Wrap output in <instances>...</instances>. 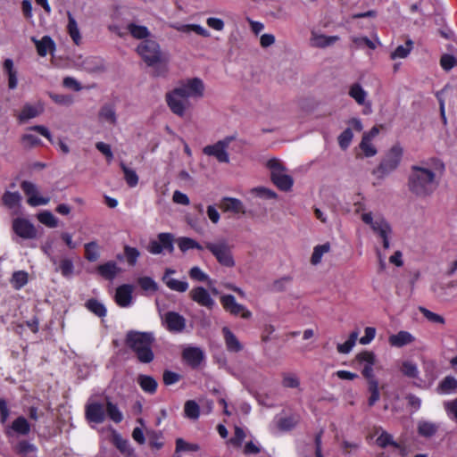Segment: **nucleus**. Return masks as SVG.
<instances>
[{
  "label": "nucleus",
  "mask_w": 457,
  "mask_h": 457,
  "mask_svg": "<svg viewBox=\"0 0 457 457\" xmlns=\"http://www.w3.org/2000/svg\"><path fill=\"white\" fill-rule=\"evenodd\" d=\"M439 180L436 173L426 166L414 165L408 178L409 190L418 197L431 195L437 188Z\"/></svg>",
  "instance_id": "2"
},
{
  "label": "nucleus",
  "mask_w": 457,
  "mask_h": 457,
  "mask_svg": "<svg viewBox=\"0 0 457 457\" xmlns=\"http://www.w3.org/2000/svg\"><path fill=\"white\" fill-rule=\"evenodd\" d=\"M361 220L369 225L378 239L381 240L384 249L391 245L393 229L390 223L381 215L372 212H364L361 216Z\"/></svg>",
  "instance_id": "4"
},
{
  "label": "nucleus",
  "mask_w": 457,
  "mask_h": 457,
  "mask_svg": "<svg viewBox=\"0 0 457 457\" xmlns=\"http://www.w3.org/2000/svg\"><path fill=\"white\" fill-rule=\"evenodd\" d=\"M226 348L230 353H238L243 349V345L237 337L227 327L222 328Z\"/></svg>",
  "instance_id": "29"
},
{
  "label": "nucleus",
  "mask_w": 457,
  "mask_h": 457,
  "mask_svg": "<svg viewBox=\"0 0 457 457\" xmlns=\"http://www.w3.org/2000/svg\"><path fill=\"white\" fill-rule=\"evenodd\" d=\"M204 83L198 78L187 79L166 94V102L170 111L183 117L190 107L189 98H198L204 95Z\"/></svg>",
  "instance_id": "1"
},
{
  "label": "nucleus",
  "mask_w": 457,
  "mask_h": 457,
  "mask_svg": "<svg viewBox=\"0 0 457 457\" xmlns=\"http://www.w3.org/2000/svg\"><path fill=\"white\" fill-rule=\"evenodd\" d=\"M220 303L226 312L234 316H241L243 319H249L252 312L243 304L238 303L232 295H225L220 297Z\"/></svg>",
  "instance_id": "10"
},
{
  "label": "nucleus",
  "mask_w": 457,
  "mask_h": 457,
  "mask_svg": "<svg viewBox=\"0 0 457 457\" xmlns=\"http://www.w3.org/2000/svg\"><path fill=\"white\" fill-rule=\"evenodd\" d=\"M29 431L30 426L28 420L24 417L21 416L13 420L10 429L7 430V435L11 436L12 432H15L19 435L26 436L29 433Z\"/></svg>",
  "instance_id": "32"
},
{
  "label": "nucleus",
  "mask_w": 457,
  "mask_h": 457,
  "mask_svg": "<svg viewBox=\"0 0 457 457\" xmlns=\"http://www.w3.org/2000/svg\"><path fill=\"white\" fill-rule=\"evenodd\" d=\"M133 287L124 284L117 287L114 299L116 303L121 308H127L132 303Z\"/></svg>",
  "instance_id": "18"
},
{
  "label": "nucleus",
  "mask_w": 457,
  "mask_h": 457,
  "mask_svg": "<svg viewBox=\"0 0 457 457\" xmlns=\"http://www.w3.org/2000/svg\"><path fill=\"white\" fill-rule=\"evenodd\" d=\"M376 434H378L376 442L379 447L386 448L389 445L394 446L395 448L399 447V445L393 439V436L383 430L381 428H377Z\"/></svg>",
  "instance_id": "36"
},
{
  "label": "nucleus",
  "mask_w": 457,
  "mask_h": 457,
  "mask_svg": "<svg viewBox=\"0 0 457 457\" xmlns=\"http://www.w3.org/2000/svg\"><path fill=\"white\" fill-rule=\"evenodd\" d=\"M368 390L370 394L368 399V404L373 406L380 398L379 385L378 379L368 381Z\"/></svg>",
  "instance_id": "49"
},
{
  "label": "nucleus",
  "mask_w": 457,
  "mask_h": 457,
  "mask_svg": "<svg viewBox=\"0 0 457 457\" xmlns=\"http://www.w3.org/2000/svg\"><path fill=\"white\" fill-rule=\"evenodd\" d=\"M444 408L451 420H457V398L444 402Z\"/></svg>",
  "instance_id": "63"
},
{
  "label": "nucleus",
  "mask_w": 457,
  "mask_h": 457,
  "mask_svg": "<svg viewBox=\"0 0 457 457\" xmlns=\"http://www.w3.org/2000/svg\"><path fill=\"white\" fill-rule=\"evenodd\" d=\"M98 274L107 280H113L118 273L120 271V268L113 261H109L97 267Z\"/></svg>",
  "instance_id": "25"
},
{
  "label": "nucleus",
  "mask_w": 457,
  "mask_h": 457,
  "mask_svg": "<svg viewBox=\"0 0 457 457\" xmlns=\"http://www.w3.org/2000/svg\"><path fill=\"white\" fill-rule=\"evenodd\" d=\"M183 358L192 368H196L204 360V354L198 347H187L183 351Z\"/></svg>",
  "instance_id": "22"
},
{
  "label": "nucleus",
  "mask_w": 457,
  "mask_h": 457,
  "mask_svg": "<svg viewBox=\"0 0 457 457\" xmlns=\"http://www.w3.org/2000/svg\"><path fill=\"white\" fill-rule=\"evenodd\" d=\"M403 149L399 145H394L385 154L380 164L373 170V174L381 179L395 171L401 163Z\"/></svg>",
  "instance_id": "5"
},
{
  "label": "nucleus",
  "mask_w": 457,
  "mask_h": 457,
  "mask_svg": "<svg viewBox=\"0 0 457 457\" xmlns=\"http://www.w3.org/2000/svg\"><path fill=\"white\" fill-rule=\"evenodd\" d=\"M68 24L67 31L73 43L79 46L82 41L81 34L79 29L78 22L71 12H67Z\"/></svg>",
  "instance_id": "30"
},
{
  "label": "nucleus",
  "mask_w": 457,
  "mask_h": 457,
  "mask_svg": "<svg viewBox=\"0 0 457 457\" xmlns=\"http://www.w3.org/2000/svg\"><path fill=\"white\" fill-rule=\"evenodd\" d=\"M28 283V273L23 270L15 271L11 278V284L13 288L21 289Z\"/></svg>",
  "instance_id": "51"
},
{
  "label": "nucleus",
  "mask_w": 457,
  "mask_h": 457,
  "mask_svg": "<svg viewBox=\"0 0 457 457\" xmlns=\"http://www.w3.org/2000/svg\"><path fill=\"white\" fill-rule=\"evenodd\" d=\"M86 307L98 317H104L106 315V308L101 302L96 299H89L86 303Z\"/></svg>",
  "instance_id": "52"
},
{
  "label": "nucleus",
  "mask_w": 457,
  "mask_h": 457,
  "mask_svg": "<svg viewBox=\"0 0 457 457\" xmlns=\"http://www.w3.org/2000/svg\"><path fill=\"white\" fill-rule=\"evenodd\" d=\"M12 229L16 235L24 239H32L37 236V230L34 225L23 218H17L13 220Z\"/></svg>",
  "instance_id": "15"
},
{
  "label": "nucleus",
  "mask_w": 457,
  "mask_h": 457,
  "mask_svg": "<svg viewBox=\"0 0 457 457\" xmlns=\"http://www.w3.org/2000/svg\"><path fill=\"white\" fill-rule=\"evenodd\" d=\"M413 48V42L411 39H408L404 45L398 46L395 51L391 53V59H403L406 58Z\"/></svg>",
  "instance_id": "38"
},
{
  "label": "nucleus",
  "mask_w": 457,
  "mask_h": 457,
  "mask_svg": "<svg viewBox=\"0 0 457 457\" xmlns=\"http://www.w3.org/2000/svg\"><path fill=\"white\" fill-rule=\"evenodd\" d=\"M31 40L34 42L37 54L40 56H46L55 50V43L49 36H44L39 40L32 37Z\"/></svg>",
  "instance_id": "24"
},
{
  "label": "nucleus",
  "mask_w": 457,
  "mask_h": 457,
  "mask_svg": "<svg viewBox=\"0 0 457 457\" xmlns=\"http://www.w3.org/2000/svg\"><path fill=\"white\" fill-rule=\"evenodd\" d=\"M270 170V176L273 183L283 191H288L293 186V179L285 173V169L279 160L270 159L267 162Z\"/></svg>",
  "instance_id": "8"
},
{
  "label": "nucleus",
  "mask_w": 457,
  "mask_h": 457,
  "mask_svg": "<svg viewBox=\"0 0 457 457\" xmlns=\"http://www.w3.org/2000/svg\"><path fill=\"white\" fill-rule=\"evenodd\" d=\"M220 208L225 212H232L234 213H244V204L237 198L224 197L220 204Z\"/></svg>",
  "instance_id": "31"
},
{
  "label": "nucleus",
  "mask_w": 457,
  "mask_h": 457,
  "mask_svg": "<svg viewBox=\"0 0 457 457\" xmlns=\"http://www.w3.org/2000/svg\"><path fill=\"white\" fill-rule=\"evenodd\" d=\"M189 277L195 281H206L209 276L198 266H194L189 270Z\"/></svg>",
  "instance_id": "64"
},
{
  "label": "nucleus",
  "mask_w": 457,
  "mask_h": 457,
  "mask_svg": "<svg viewBox=\"0 0 457 457\" xmlns=\"http://www.w3.org/2000/svg\"><path fill=\"white\" fill-rule=\"evenodd\" d=\"M50 98L57 104L69 106L73 104L74 99L71 96L69 95H61V94H49Z\"/></svg>",
  "instance_id": "60"
},
{
  "label": "nucleus",
  "mask_w": 457,
  "mask_h": 457,
  "mask_svg": "<svg viewBox=\"0 0 457 457\" xmlns=\"http://www.w3.org/2000/svg\"><path fill=\"white\" fill-rule=\"evenodd\" d=\"M137 51L148 66L159 64L163 60L160 46L154 39H145L140 42Z\"/></svg>",
  "instance_id": "7"
},
{
  "label": "nucleus",
  "mask_w": 457,
  "mask_h": 457,
  "mask_svg": "<svg viewBox=\"0 0 457 457\" xmlns=\"http://www.w3.org/2000/svg\"><path fill=\"white\" fill-rule=\"evenodd\" d=\"M359 337V332L357 330L351 332L348 339L343 344H337V350L339 353L347 354L349 353L353 348L354 347L356 341Z\"/></svg>",
  "instance_id": "39"
},
{
  "label": "nucleus",
  "mask_w": 457,
  "mask_h": 457,
  "mask_svg": "<svg viewBox=\"0 0 457 457\" xmlns=\"http://www.w3.org/2000/svg\"><path fill=\"white\" fill-rule=\"evenodd\" d=\"M21 189L28 195V204L31 206L46 205L50 202L49 197L38 195L37 186L32 182L23 181Z\"/></svg>",
  "instance_id": "14"
},
{
  "label": "nucleus",
  "mask_w": 457,
  "mask_h": 457,
  "mask_svg": "<svg viewBox=\"0 0 457 457\" xmlns=\"http://www.w3.org/2000/svg\"><path fill=\"white\" fill-rule=\"evenodd\" d=\"M355 359L361 365H362L361 373L368 381L377 379L373 372V366L376 363V355L373 352H361L356 355Z\"/></svg>",
  "instance_id": "13"
},
{
  "label": "nucleus",
  "mask_w": 457,
  "mask_h": 457,
  "mask_svg": "<svg viewBox=\"0 0 457 457\" xmlns=\"http://www.w3.org/2000/svg\"><path fill=\"white\" fill-rule=\"evenodd\" d=\"M204 245L221 266L232 268L236 265L232 246L225 238H220L214 242H206Z\"/></svg>",
  "instance_id": "6"
},
{
  "label": "nucleus",
  "mask_w": 457,
  "mask_h": 457,
  "mask_svg": "<svg viewBox=\"0 0 457 457\" xmlns=\"http://www.w3.org/2000/svg\"><path fill=\"white\" fill-rule=\"evenodd\" d=\"M3 69L8 78L9 89H15L18 86V71L14 67V62L12 59L7 58L4 61Z\"/></svg>",
  "instance_id": "27"
},
{
  "label": "nucleus",
  "mask_w": 457,
  "mask_h": 457,
  "mask_svg": "<svg viewBox=\"0 0 457 457\" xmlns=\"http://www.w3.org/2000/svg\"><path fill=\"white\" fill-rule=\"evenodd\" d=\"M138 384L140 385L141 388L146 392L153 394L156 391L157 388V382L153 377L146 376V375H140L138 377Z\"/></svg>",
  "instance_id": "44"
},
{
  "label": "nucleus",
  "mask_w": 457,
  "mask_h": 457,
  "mask_svg": "<svg viewBox=\"0 0 457 457\" xmlns=\"http://www.w3.org/2000/svg\"><path fill=\"white\" fill-rule=\"evenodd\" d=\"M415 341V337L408 331H399L396 334L391 335L388 337V342L391 346L401 348L408 345Z\"/></svg>",
  "instance_id": "23"
},
{
  "label": "nucleus",
  "mask_w": 457,
  "mask_h": 457,
  "mask_svg": "<svg viewBox=\"0 0 457 457\" xmlns=\"http://www.w3.org/2000/svg\"><path fill=\"white\" fill-rule=\"evenodd\" d=\"M164 321L170 331L180 332L185 328L186 320L180 314L169 312L164 316Z\"/></svg>",
  "instance_id": "20"
},
{
  "label": "nucleus",
  "mask_w": 457,
  "mask_h": 457,
  "mask_svg": "<svg viewBox=\"0 0 457 457\" xmlns=\"http://www.w3.org/2000/svg\"><path fill=\"white\" fill-rule=\"evenodd\" d=\"M199 450L198 445L189 444L182 438L176 440V452H195Z\"/></svg>",
  "instance_id": "61"
},
{
  "label": "nucleus",
  "mask_w": 457,
  "mask_h": 457,
  "mask_svg": "<svg viewBox=\"0 0 457 457\" xmlns=\"http://www.w3.org/2000/svg\"><path fill=\"white\" fill-rule=\"evenodd\" d=\"M420 313L427 319L428 321L435 324H445V318L437 313H435L425 307H419Z\"/></svg>",
  "instance_id": "54"
},
{
  "label": "nucleus",
  "mask_w": 457,
  "mask_h": 457,
  "mask_svg": "<svg viewBox=\"0 0 457 457\" xmlns=\"http://www.w3.org/2000/svg\"><path fill=\"white\" fill-rule=\"evenodd\" d=\"M233 139V137H227L213 145H206L203 152L208 156H214L220 162H228L229 157L227 149Z\"/></svg>",
  "instance_id": "9"
},
{
  "label": "nucleus",
  "mask_w": 457,
  "mask_h": 457,
  "mask_svg": "<svg viewBox=\"0 0 457 457\" xmlns=\"http://www.w3.org/2000/svg\"><path fill=\"white\" fill-rule=\"evenodd\" d=\"M85 258L89 262H96L100 257L99 245L96 241L87 243L84 245Z\"/></svg>",
  "instance_id": "47"
},
{
  "label": "nucleus",
  "mask_w": 457,
  "mask_h": 457,
  "mask_svg": "<svg viewBox=\"0 0 457 457\" xmlns=\"http://www.w3.org/2000/svg\"><path fill=\"white\" fill-rule=\"evenodd\" d=\"M338 40L339 37L337 36H327L316 31H312L310 38L312 46L319 48H325L327 46H332Z\"/></svg>",
  "instance_id": "21"
},
{
  "label": "nucleus",
  "mask_w": 457,
  "mask_h": 457,
  "mask_svg": "<svg viewBox=\"0 0 457 457\" xmlns=\"http://www.w3.org/2000/svg\"><path fill=\"white\" fill-rule=\"evenodd\" d=\"M353 137V131L350 128L345 129L338 137V145L341 149L345 150L349 147Z\"/></svg>",
  "instance_id": "57"
},
{
  "label": "nucleus",
  "mask_w": 457,
  "mask_h": 457,
  "mask_svg": "<svg viewBox=\"0 0 457 457\" xmlns=\"http://www.w3.org/2000/svg\"><path fill=\"white\" fill-rule=\"evenodd\" d=\"M21 195L19 192H5L3 196L4 204L9 208H14L20 204Z\"/></svg>",
  "instance_id": "55"
},
{
  "label": "nucleus",
  "mask_w": 457,
  "mask_h": 457,
  "mask_svg": "<svg viewBox=\"0 0 457 457\" xmlns=\"http://www.w3.org/2000/svg\"><path fill=\"white\" fill-rule=\"evenodd\" d=\"M105 413L115 423H120L123 420V414L117 406L111 401L106 402Z\"/></svg>",
  "instance_id": "42"
},
{
  "label": "nucleus",
  "mask_w": 457,
  "mask_h": 457,
  "mask_svg": "<svg viewBox=\"0 0 457 457\" xmlns=\"http://www.w3.org/2000/svg\"><path fill=\"white\" fill-rule=\"evenodd\" d=\"M120 168L124 173V179L129 187H135L138 184V176L137 172L129 168L124 162H120Z\"/></svg>",
  "instance_id": "48"
},
{
  "label": "nucleus",
  "mask_w": 457,
  "mask_h": 457,
  "mask_svg": "<svg viewBox=\"0 0 457 457\" xmlns=\"http://www.w3.org/2000/svg\"><path fill=\"white\" fill-rule=\"evenodd\" d=\"M178 246L179 250L183 253L191 250V249H197V250H203V246L197 243L195 240L190 237H182L178 238L177 240Z\"/></svg>",
  "instance_id": "43"
},
{
  "label": "nucleus",
  "mask_w": 457,
  "mask_h": 457,
  "mask_svg": "<svg viewBox=\"0 0 457 457\" xmlns=\"http://www.w3.org/2000/svg\"><path fill=\"white\" fill-rule=\"evenodd\" d=\"M127 345L136 353L139 361L149 363L154 360L152 344L154 337L152 333L129 332L127 335Z\"/></svg>",
  "instance_id": "3"
},
{
  "label": "nucleus",
  "mask_w": 457,
  "mask_h": 457,
  "mask_svg": "<svg viewBox=\"0 0 457 457\" xmlns=\"http://www.w3.org/2000/svg\"><path fill=\"white\" fill-rule=\"evenodd\" d=\"M99 118L104 122H107L111 125H115L117 122L115 107L111 104H104L100 109Z\"/></svg>",
  "instance_id": "34"
},
{
  "label": "nucleus",
  "mask_w": 457,
  "mask_h": 457,
  "mask_svg": "<svg viewBox=\"0 0 457 457\" xmlns=\"http://www.w3.org/2000/svg\"><path fill=\"white\" fill-rule=\"evenodd\" d=\"M457 389V379L453 377H445L437 386L440 395H451Z\"/></svg>",
  "instance_id": "35"
},
{
  "label": "nucleus",
  "mask_w": 457,
  "mask_h": 457,
  "mask_svg": "<svg viewBox=\"0 0 457 457\" xmlns=\"http://www.w3.org/2000/svg\"><path fill=\"white\" fill-rule=\"evenodd\" d=\"M245 436H246V434H245V430L242 428L236 426L234 436L228 440V443L234 446L239 447L242 445V443H243L244 439L245 438Z\"/></svg>",
  "instance_id": "59"
},
{
  "label": "nucleus",
  "mask_w": 457,
  "mask_h": 457,
  "mask_svg": "<svg viewBox=\"0 0 457 457\" xmlns=\"http://www.w3.org/2000/svg\"><path fill=\"white\" fill-rule=\"evenodd\" d=\"M299 422V417L297 415H290L288 417H275L272 424L270 425V430L272 433L276 432V429L279 431H289L293 429Z\"/></svg>",
  "instance_id": "16"
},
{
  "label": "nucleus",
  "mask_w": 457,
  "mask_h": 457,
  "mask_svg": "<svg viewBox=\"0 0 457 457\" xmlns=\"http://www.w3.org/2000/svg\"><path fill=\"white\" fill-rule=\"evenodd\" d=\"M436 96L439 103L440 114L443 120H445V104L446 102L450 104H455V98L457 97V85H445L441 91L436 93Z\"/></svg>",
  "instance_id": "11"
},
{
  "label": "nucleus",
  "mask_w": 457,
  "mask_h": 457,
  "mask_svg": "<svg viewBox=\"0 0 457 457\" xmlns=\"http://www.w3.org/2000/svg\"><path fill=\"white\" fill-rule=\"evenodd\" d=\"M184 414L187 419L196 420L200 416V407L194 400H188L184 405Z\"/></svg>",
  "instance_id": "41"
},
{
  "label": "nucleus",
  "mask_w": 457,
  "mask_h": 457,
  "mask_svg": "<svg viewBox=\"0 0 457 457\" xmlns=\"http://www.w3.org/2000/svg\"><path fill=\"white\" fill-rule=\"evenodd\" d=\"M173 236L170 233H160L157 240H153L149 243L148 251L153 254H160L163 251L172 253Z\"/></svg>",
  "instance_id": "12"
},
{
  "label": "nucleus",
  "mask_w": 457,
  "mask_h": 457,
  "mask_svg": "<svg viewBox=\"0 0 457 457\" xmlns=\"http://www.w3.org/2000/svg\"><path fill=\"white\" fill-rule=\"evenodd\" d=\"M360 148L366 157H372L377 154V149L372 144L371 140L369 139L368 136H363L360 143Z\"/></svg>",
  "instance_id": "53"
},
{
  "label": "nucleus",
  "mask_w": 457,
  "mask_h": 457,
  "mask_svg": "<svg viewBox=\"0 0 457 457\" xmlns=\"http://www.w3.org/2000/svg\"><path fill=\"white\" fill-rule=\"evenodd\" d=\"M21 144L26 148H30L41 144V139L30 133H25L21 136Z\"/></svg>",
  "instance_id": "58"
},
{
  "label": "nucleus",
  "mask_w": 457,
  "mask_h": 457,
  "mask_svg": "<svg viewBox=\"0 0 457 457\" xmlns=\"http://www.w3.org/2000/svg\"><path fill=\"white\" fill-rule=\"evenodd\" d=\"M86 417L90 422L96 424L102 423L105 418V408L104 404L97 402L87 403L86 407Z\"/></svg>",
  "instance_id": "19"
},
{
  "label": "nucleus",
  "mask_w": 457,
  "mask_h": 457,
  "mask_svg": "<svg viewBox=\"0 0 457 457\" xmlns=\"http://www.w3.org/2000/svg\"><path fill=\"white\" fill-rule=\"evenodd\" d=\"M348 94L359 105H365L367 104L368 93L359 83L351 85Z\"/></svg>",
  "instance_id": "33"
},
{
  "label": "nucleus",
  "mask_w": 457,
  "mask_h": 457,
  "mask_svg": "<svg viewBox=\"0 0 457 457\" xmlns=\"http://www.w3.org/2000/svg\"><path fill=\"white\" fill-rule=\"evenodd\" d=\"M439 425L430 420H420L417 424L418 434L422 437H432L437 433Z\"/></svg>",
  "instance_id": "26"
},
{
  "label": "nucleus",
  "mask_w": 457,
  "mask_h": 457,
  "mask_svg": "<svg viewBox=\"0 0 457 457\" xmlns=\"http://www.w3.org/2000/svg\"><path fill=\"white\" fill-rule=\"evenodd\" d=\"M162 281L164 282L168 288H170L172 291L179 293L186 292L189 287V285L186 280H178L168 276H163Z\"/></svg>",
  "instance_id": "37"
},
{
  "label": "nucleus",
  "mask_w": 457,
  "mask_h": 457,
  "mask_svg": "<svg viewBox=\"0 0 457 457\" xmlns=\"http://www.w3.org/2000/svg\"><path fill=\"white\" fill-rule=\"evenodd\" d=\"M43 112L44 104L42 103H37L35 105L27 104L21 111L19 114V120L21 121L28 120L39 116Z\"/></svg>",
  "instance_id": "28"
},
{
  "label": "nucleus",
  "mask_w": 457,
  "mask_h": 457,
  "mask_svg": "<svg viewBox=\"0 0 457 457\" xmlns=\"http://www.w3.org/2000/svg\"><path fill=\"white\" fill-rule=\"evenodd\" d=\"M114 444L116 447L126 456H132L134 453V449L130 445V443L122 438L120 435L114 436Z\"/></svg>",
  "instance_id": "50"
},
{
  "label": "nucleus",
  "mask_w": 457,
  "mask_h": 457,
  "mask_svg": "<svg viewBox=\"0 0 457 457\" xmlns=\"http://www.w3.org/2000/svg\"><path fill=\"white\" fill-rule=\"evenodd\" d=\"M128 30L135 38L144 40L149 39L148 37L150 32L145 26L130 23L128 25Z\"/></svg>",
  "instance_id": "45"
},
{
  "label": "nucleus",
  "mask_w": 457,
  "mask_h": 457,
  "mask_svg": "<svg viewBox=\"0 0 457 457\" xmlns=\"http://www.w3.org/2000/svg\"><path fill=\"white\" fill-rule=\"evenodd\" d=\"M37 218L40 223L51 228H56L59 223L58 219L50 211L39 212Z\"/></svg>",
  "instance_id": "46"
},
{
  "label": "nucleus",
  "mask_w": 457,
  "mask_h": 457,
  "mask_svg": "<svg viewBox=\"0 0 457 457\" xmlns=\"http://www.w3.org/2000/svg\"><path fill=\"white\" fill-rule=\"evenodd\" d=\"M330 251V244L325 243L322 245H318L313 248V252L311 257V262L313 265H318L320 263L322 257L325 253Z\"/></svg>",
  "instance_id": "40"
},
{
  "label": "nucleus",
  "mask_w": 457,
  "mask_h": 457,
  "mask_svg": "<svg viewBox=\"0 0 457 457\" xmlns=\"http://www.w3.org/2000/svg\"><path fill=\"white\" fill-rule=\"evenodd\" d=\"M124 253L128 263L131 266H134L137 263V258L140 255V253L137 248L129 245L124 247Z\"/></svg>",
  "instance_id": "62"
},
{
  "label": "nucleus",
  "mask_w": 457,
  "mask_h": 457,
  "mask_svg": "<svg viewBox=\"0 0 457 457\" xmlns=\"http://www.w3.org/2000/svg\"><path fill=\"white\" fill-rule=\"evenodd\" d=\"M191 299L201 306L212 309L215 301L212 298L210 293L203 287L193 288L190 293Z\"/></svg>",
  "instance_id": "17"
},
{
  "label": "nucleus",
  "mask_w": 457,
  "mask_h": 457,
  "mask_svg": "<svg viewBox=\"0 0 457 457\" xmlns=\"http://www.w3.org/2000/svg\"><path fill=\"white\" fill-rule=\"evenodd\" d=\"M401 371L404 376L411 378H418L419 375L417 365L411 361H405L403 362Z\"/></svg>",
  "instance_id": "56"
}]
</instances>
